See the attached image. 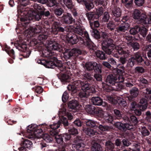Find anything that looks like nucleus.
<instances>
[{"label": "nucleus", "instance_id": "obj_1", "mask_svg": "<svg viewBox=\"0 0 151 151\" xmlns=\"http://www.w3.org/2000/svg\"><path fill=\"white\" fill-rule=\"evenodd\" d=\"M79 19L73 22L74 26L70 25L68 28L69 32L66 38L69 43L73 45L76 44L79 40L81 42L88 47H95L94 44L91 40L88 32L81 28L82 23Z\"/></svg>", "mask_w": 151, "mask_h": 151}, {"label": "nucleus", "instance_id": "obj_2", "mask_svg": "<svg viewBox=\"0 0 151 151\" xmlns=\"http://www.w3.org/2000/svg\"><path fill=\"white\" fill-rule=\"evenodd\" d=\"M49 125L46 124H42L38 126L35 124H32L27 127V130L23 133L24 135L29 139H34L37 134H41L44 132H49L48 128Z\"/></svg>", "mask_w": 151, "mask_h": 151}, {"label": "nucleus", "instance_id": "obj_3", "mask_svg": "<svg viewBox=\"0 0 151 151\" xmlns=\"http://www.w3.org/2000/svg\"><path fill=\"white\" fill-rule=\"evenodd\" d=\"M104 13V8L100 7L96 9L95 11L87 12L86 15L89 22L91 27H99L100 23L98 20L93 21L95 19H98Z\"/></svg>", "mask_w": 151, "mask_h": 151}, {"label": "nucleus", "instance_id": "obj_4", "mask_svg": "<svg viewBox=\"0 0 151 151\" xmlns=\"http://www.w3.org/2000/svg\"><path fill=\"white\" fill-rule=\"evenodd\" d=\"M36 11H29L26 15L20 18L22 26L24 27L30 26V23L31 21H39L41 19L42 17L39 10Z\"/></svg>", "mask_w": 151, "mask_h": 151}, {"label": "nucleus", "instance_id": "obj_5", "mask_svg": "<svg viewBox=\"0 0 151 151\" xmlns=\"http://www.w3.org/2000/svg\"><path fill=\"white\" fill-rule=\"evenodd\" d=\"M104 51V52L102 51H97L96 52L95 54L97 57L101 60H105L108 57V55H110L112 52V51L114 49H110L109 48H101ZM116 48L119 54L120 55H122L124 54V56H127L128 55L129 52L128 50H124L123 48Z\"/></svg>", "mask_w": 151, "mask_h": 151}, {"label": "nucleus", "instance_id": "obj_6", "mask_svg": "<svg viewBox=\"0 0 151 151\" xmlns=\"http://www.w3.org/2000/svg\"><path fill=\"white\" fill-rule=\"evenodd\" d=\"M47 27L46 29H44V30L38 34H37L34 36L32 37H37L38 40L36 39V38H34L32 41L30 42V44L31 47L36 46V47H42V46L40 45L43 44L42 41H44L46 40L48 34L49 29V26L47 25Z\"/></svg>", "mask_w": 151, "mask_h": 151}, {"label": "nucleus", "instance_id": "obj_7", "mask_svg": "<svg viewBox=\"0 0 151 151\" xmlns=\"http://www.w3.org/2000/svg\"><path fill=\"white\" fill-rule=\"evenodd\" d=\"M73 63H71L68 61L67 62L68 67L63 66L64 69L62 70H60V72L57 74L58 77L63 84H65L70 81L71 73L69 69L70 67L74 68V65H73Z\"/></svg>", "mask_w": 151, "mask_h": 151}, {"label": "nucleus", "instance_id": "obj_8", "mask_svg": "<svg viewBox=\"0 0 151 151\" xmlns=\"http://www.w3.org/2000/svg\"><path fill=\"white\" fill-rule=\"evenodd\" d=\"M52 50H63L64 58L67 60L71 58H80L79 55L82 54V52L80 49L76 48H73L72 49H67L66 48H51Z\"/></svg>", "mask_w": 151, "mask_h": 151}, {"label": "nucleus", "instance_id": "obj_9", "mask_svg": "<svg viewBox=\"0 0 151 151\" xmlns=\"http://www.w3.org/2000/svg\"><path fill=\"white\" fill-rule=\"evenodd\" d=\"M61 125V122L60 121L56 123H53V124H50L48 127V131L53 136L56 142L58 144L61 145L64 142L63 137L62 134H58V131L57 130Z\"/></svg>", "mask_w": 151, "mask_h": 151}, {"label": "nucleus", "instance_id": "obj_10", "mask_svg": "<svg viewBox=\"0 0 151 151\" xmlns=\"http://www.w3.org/2000/svg\"><path fill=\"white\" fill-rule=\"evenodd\" d=\"M81 89L82 91L78 92V96L81 102L87 103L89 99L88 97L95 92V89L94 88L91 87L90 84L88 85V88L85 89L82 88Z\"/></svg>", "mask_w": 151, "mask_h": 151}, {"label": "nucleus", "instance_id": "obj_11", "mask_svg": "<svg viewBox=\"0 0 151 151\" xmlns=\"http://www.w3.org/2000/svg\"><path fill=\"white\" fill-rule=\"evenodd\" d=\"M123 123L121 122H117L114 123V126L121 132H125L127 130L131 131L134 130L133 125L130 123L129 118L126 116L124 115L123 117Z\"/></svg>", "mask_w": 151, "mask_h": 151}, {"label": "nucleus", "instance_id": "obj_12", "mask_svg": "<svg viewBox=\"0 0 151 151\" xmlns=\"http://www.w3.org/2000/svg\"><path fill=\"white\" fill-rule=\"evenodd\" d=\"M45 67L48 68H54L57 71L62 70L64 69L63 65L61 61L55 57H52L47 58L46 60Z\"/></svg>", "mask_w": 151, "mask_h": 151}, {"label": "nucleus", "instance_id": "obj_13", "mask_svg": "<svg viewBox=\"0 0 151 151\" xmlns=\"http://www.w3.org/2000/svg\"><path fill=\"white\" fill-rule=\"evenodd\" d=\"M90 84L87 81L83 82L78 79L74 80L71 83L68 85L67 88L68 90L75 93L77 90V88L85 89L88 88V85Z\"/></svg>", "mask_w": 151, "mask_h": 151}, {"label": "nucleus", "instance_id": "obj_14", "mask_svg": "<svg viewBox=\"0 0 151 151\" xmlns=\"http://www.w3.org/2000/svg\"><path fill=\"white\" fill-rule=\"evenodd\" d=\"M30 27V26L27 27H24L23 26H22L23 29H25L23 36H24V39L25 40L27 39V40L28 41H29V39L32 37L34 36L36 34L43 31L44 30V29H46L45 27L42 28L41 25H36V27L34 29L29 30L28 29Z\"/></svg>", "mask_w": 151, "mask_h": 151}, {"label": "nucleus", "instance_id": "obj_15", "mask_svg": "<svg viewBox=\"0 0 151 151\" xmlns=\"http://www.w3.org/2000/svg\"><path fill=\"white\" fill-rule=\"evenodd\" d=\"M61 121V124H63L65 129H68V132L72 136L74 137V139L76 138V137H80L77 135L78 133V129L76 127L71 125L70 123H68L66 117L63 116Z\"/></svg>", "mask_w": 151, "mask_h": 151}, {"label": "nucleus", "instance_id": "obj_16", "mask_svg": "<svg viewBox=\"0 0 151 151\" xmlns=\"http://www.w3.org/2000/svg\"><path fill=\"white\" fill-rule=\"evenodd\" d=\"M106 98L110 103L116 105L119 108L125 107L127 105L126 100L119 96L114 95L108 96Z\"/></svg>", "mask_w": 151, "mask_h": 151}, {"label": "nucleus", "instance_id": "obj_17", "mask_svg": "<svg viewBox=\"0 0 151 151\" xmlns=\"http://www.w3.org/2000/svg\"><path fill=\"white\" fill-rule=\"evenodd\" d=\"M118 76L119 75L115 76L112 74L106 76L104 78V82L102 83L103 88L106 89L108 86L111 87L117 80Z\"/></svg>", "mask_w": 151, "mask_h": 151}, {"label": "nucleus", "instance_id": "obj_18", "mask_svg": "<svg viewBox=\"0 0 151 151\" xmlns=\"http://www.w3.org/2000/svg\"><path fill=\"white\" fill-rule=\"evenodd\" d=\"M133 19L137 20L138 24L143 25L144 23H146L147 20L145 21L144 19H146V15L145 14L141 13L140 11L137 9H135L132 14Z\"/></svg>", "mask_w": 151, "mask_h": 151}, {"label": "nucleus", "instance_id": "obj_19", "mask_svg": "<svg viewBox=\"0 0 151 151\" xmlns=\"http://www.w3.org/2000/svg\"><path fill=\"white\" fill-rule=\"evenodd\" d=\"M136 63L139 65H143L145 63L144 59L138 52L135 54L134 57L129 58L128 61V64L130 67L133 66Z\"/></svg>", "mask_w": 151, "mask_h": 151}, {"label": "nucleus", "instance_id": "obj_20", "mask_svg": "<svg viewBox=\"0 0 151 151\" xmlns=\"http://www.w3.org/2000/svg\"><path fill=\"white\" fill-rule=\"evenodd\" d=\"M108 33L104 32H101V37L104 40L102 43L101 47H114L115 46L113 43V41L112 39L108 38Z\"/></svg>", "mask_w": 151, "mask_h": 151}, {"label": "nucleus", "instance_id": "obj_21", "mask_svg": "<svg viewBox=\"0 0 151 151\" xmlns=\"http://www.w3.org/2000/svg\"><path fill=\"white\" fill-rule=\"evenodd\" d=\"M148 106L147 100L145 98H142L140 100L139 107L133 111L136 116H139L142 114V111L143 112L147 109Z\"/></svg>", "mask_w": 151, "mask_h": 151}, {"label": "nucleus", "instance_id": "obj_22", "mask_svg": "<svg viewBox=\"0 0 151 151\" xmlns=\"http://www.w3.org/2000/svg\"><path fill=\"white\" fill-rule=\"evenodd\" d=\"M116 74L119 75V76L118 77L117 80L111 87V89L115 91H120L125 88L124 85L122 83L124 81V78L122 76V74L117 73Z\"/></svg>", "mask_w": 151, "mask_h": 151}, {"label": "nucleus", "instance_id": "obj_23", "mask_svg": "<svg viewBox=\"0 0 151 151\" xmlns=\"http://www.w3.org/2000/svg\"><path fill=\"white\" fill-rule=\"evenodd\" d=\"M31 6H33L35 10L39 11L42 18H43L44 17H48L50 16V11L45 8L42 5L35 3L32 4Z\"/></svg>", "mask_w": 151, "mask_h": 151}, {"label": "nucleus", "instance_id": "obj_24", "mask_svg": "<svg viewBox=\"0 0 151 151\" xmlns=\"http://www.w3.org/2000/svg\"><path fill=\"white\" fill-rule=\"evenodd\" d=\"M60 21L63 24L69 25L72 24L74 21L72 14L68 13H64L60 17Z\"/></svg>", "mask_w": 151, "mask_h": 151}, {"label": "nucleus", "instance_id": "obj_25", "mask_svg": "<svg viewBox=\"0 0 151 151\" xmlns=\"http://www.w3.org/2000/svg\"><path fill=\"white\" fill-rule=\"evenodd\" d=\"M74 140L75 144L72 145V147L77 150L81 151L84 150L85 145L84 141L81 137H76V138Z\"/></svg>", "mask_w": 151, "mask_h": 151}, {"label": "nucleus", "instance_id": "obj_26", "mask_svg": "<svg viewBox=\"0 0 151 151\" xmlns=\"http://www.w3.org/2000/svg\"><path fill=\"white\" fill-rule=\"evenodd\" d=\"M127 61V60L125 57H121L119 59L120 63L117 65L115 72L117 74H122L124 72L125 69L124 65Z\"/></svg>", "mask_w": 151, "mask_h": 151}, {"label": "nucleus", "instance_id": "obj_27", "mask_svg": "<svg viewBox=\"0 0 151 151\" xmlns=\"http://www.w3.org/2000/svg\"><path fill=\"white\" fill-rule=\"evenodd\" d=\"M122 11L119 7L114 8L112 11L111 14L112 19L115 22H119L121 21V16Z\"/></svg>", "mask_w": 151, "mask_h": 151}, {"label": "nucleus", "instance_id": "obj_28", "mask_svg": "<svg viewBox=\"0 0 151 151\" xmlns=\"http://www.w3.org/2000/svg\"><path fill=\"white\" fill-rule=\"evenodd\" d=\"M21 147L19 149V151H27V149H30L32 145L31 141L28 139L22 138L21 142Z\"/></svg>", "mask_w": 151, "mask_h": 151}, {"label": "nucleus", "instance_id": "obj_29", "mask_svg": "<svg viewBox=\"0 0 151 151\" xmlns=\"http://www.w3.org/2000/svg\"><path fill=\"white\" fill-rule=\"evenodd\" d=\"M63 27L64 26L60 22H55L52 28V33L56 35L59 32H64L65 29Z\"/></svg>", "mask_w": 151, "mask_h": 151}, {"label": "nucleus", "instance_id": "obj_30", "mask_svg": "<svg viewBox=\"0 0 151 151\" xmlns=\"http://www.w3.org/2000/svg\"><path fill=\"white\" fill-rule=\"evenodd\" d=\"M40 48H35L36 49H39ZM41 49L40 52V53H42L41 56L44 57L50 58L54 55V52L52 51L49 49V48H40Z\"/></svg>", "mask_w": 151, "mask_h": 151}, {"label": "nucleus", "instance_id": "obj_31", "mask_svg": "<svg viewBox=\"0 0 151 151\" xmlns=\"http://www.w3.org/2000/svg\"><path fill=\"white\" fill-rule=\"evenodd\" d=\"M81 75L83 76L87 80V81L90 84H95L96 81L94 78L93 77L92 73L89 72L84 71L81 73Z\"/></svg>", "mask_w": 151, "mask_h": 151}, {"label": "nucleus", "instance_id": "obj_32", "mask_svg": "<svg viewBox=\"0 0 151 151\" xmlns=\"http://www.w3.org/2000/svg\"><path fill=\"white\" fill-rule=\"evenodd\" d=\"M117 25L118 26L116 28L115 31L119 33L125 32L129 29L130 27V25L128 23L119 24Z\"/></svg>", "mask_w": 151, "mask_h": 151}, {"label": "nucleus", "instance_id": "obj_33", "mask_svg": "<svg viewBox=\"0 0 151 151\" xmlns=\"http://www.w3.org/2000/svg\"><path fill=\"white\" fill-rule=\"evenodd\" d=\"M139 25H136L131 28L129 31L130 34L133 35L136 40H139L141 38L139 34Z\"/></svg>", "mask_w": 151, "mask_h": 151}, {"label": "nucleus", "instance_id": "obj_34", "mask_svg": "<svg viewBox=\"0 0 151 151\" xmlns=\"http://www.w3.org/2000/svg\"><path fill=\"white\" fill-rule=\"evenodd\" d=\"M130 95H129L126 97L127 100H132L135 99L139 94V89L136 87H133L130 90Z\"/></svg>", "mask_w": 151, "mask_h": 151}, {"label": "nucleus", "instance_id": "obj_35", "mask_svg": "<svg viewBox=\"0 0 151 151\" xmlns=\"http://www.w3.org/2000/svg\"><path fill=\"white\" fill-rule=\"evenodd\" d=\"M21 52L20 56H22L23 58H26L29 57L31 53V51L29 48H16Z\"/></svg>", "mask_w": 151, "mask_h": 151}, {"label": "nucleus", "instance_id": "obj_36", "mask_svg": "<svg viewBox=\"0 0 151 151\" xmlns=\"http://www.w3.org/2000/svg\"><path fill=\"white\" fill-rule=\"evenodd\" d=\"M83 104V107L86 111L91 114L93 115L95 113V111L96 108L91 104Z\"/></svg>", "mask_w": 151, "mask_h": 151}, {"label": "nucleus", "instance_id": "obj_37", "mask_svg": "<svg viewBox=\"0 0 151 151\" xmlns=\"http://www.w3.org/2000/svg\"><path fill=\"white\" fill-rule=\"evenodd\" d=\"M68 105V107L70 111H71L70 109L77 110L78 109L77 107L79 106V103L77 101L73 99L69 101Z\"/></svg>", "mask_w": 151, "mask_h": 151}, {"label": "nucleus", "instance_id": "obj_38", "mask_svg": "<svg viewBox=\"0 0 151 151\" xmlns=\"http://www.w3.org/2000/svg\"><path fill=\"white\" fill-rule=\"evenodd\" d=\"M128 101V104L129 108L131 111L135 110V109L139 107L140 105V101L139 103H138L135 99L133 100H127Z\"/></svg>", "mask_w": 151, "mask_h": 151}, {"label": "nucleus", "instance_id": "obj_39", "mask_svg": "<svg viewBox=\"0 0 151 151\" xmlns=\"http://www.w3.org/2000/svg\"><path fill=\"white\" fill-rule=\"evenodd\" d=\"M91 100L93 104L96 106L102 105L104 103L101 97L98 96L93 97Z\"/></svg>", "mask_w": 151, "mask_h": 151}, {"label": "nucleus", "instance_id": "obj_40", "mask_svg": "<svg viewBox=\"0 0 151 151\" xmlns=\"http://www.w3.org/2000/svg\"><path fill=\"white\" fill-rule=\"evenodd\" d=\"M97 128L103 131H109L114 129V128L112 126L106 125L104 123L100 124L99 123Z\"/></svg>", "mask_w": 151, "mask_h": 151}, {"label": "nucleus", "instance_id": "obj_41", "mask_svg": "<svg viewBox=\"0 0 151 151\" xmlns=\"http://www.w3.org/2000/svg\"><path fill=\"white\" fill-rule=\"evenodd\" d=\"M17 3L19 5H21V6L19 7H19L18 8V11L20 10V12H23L25 10V9L22 8V6H25L27 5L30 4V2L29 0H18Z\"/></svg>", "mask_w": 151, "mask_h": 151}, {"label": "nucleus", "instance_id": "obj_42", "mask_svg": "<svg viewBox=\"0 0 151 151\" xmlns=\"http://www.w3.org/2000/svg\"><path fill=\"white\" fill-rule=\"evenodd\" d=\"M85 122L86 126L89 128H97V126L98 125V123L91 119L86 120Z\"/></svg>", "mask_w": 151, "mask_h": 151}, {"label": "nucleus", "instance_id": "obj_43", "mask_svg": "<svg viewBox=\"0 0 151 151\" xmlns=\"http://www.w3.org/2000/svg\"><path fill=\"white\" fill-rule=\"evenodd\" d=\"M92 30L90 31L91 35L95 38L97 40L101 38V32L98 30L96 28L97 27H91Z\"/></svg>", "mask_w": 151, "mask_h": 151}, {"label": "nucleus", "instance_id": "obj_44", "mask_svg": "<svg viewBox=\"0 0 151 151\" xmlns=\"http://www.w3.org/2000/svg\"><path fill=\"white\" fill-rule=\"evenodd\" d=\"M107 0H95L94 3L98 7H102L103 8L107 5Z\"/></svg>", "mask_w": 151, "mask_h": 151}, {"label": "nucleus", "instance_id": "obj_45", "mask_svg": "<svg viewBox=\"0 0 151 151\" xmlns=\"http://www.w3.org/2000/svg\"><path fill=\"white\" fill-rule=\"evenodd\" d=\"M19 40H17L14 43L13 42H11V44H14V46L15 47H22L23 45H24L25 47H27V44L26 43H24L22 42L23 40V38L20 37L19 38Z\"/></svg>", "mask_w": 151, "mask_h": 151}, {"label": "nucleus", "instance_id": "obj_46", "mask_svg": "<svg viewBox=\"0 0 151 151\" xmlns=\"http://www.w3.org/2000/svg\"><path fill=\"white\" fill-rule=\"evenodd\" d=\"M125 115L126 116L129 118V122L133 125V126L134 130V126H135V125L138 123V120L137 118L134 115L129 116H128L126 115Z\"/></svg>", "mask_w": 151, "mask_h": 151}, {"label": "nucleus", "instance_id": "obj_47", "mask_svg": "<svg viewBox=\"0 0 151 151\" xmlns=\"http://www.w3.org/2000/svg\"><path fill=\"white\" fill-rule=\"evenodd\" d=\"M132 37L130 36H125V38L128 41V44L130 45L132 47H139V44L137 42L131 41Z\"/></svg>", "mask_w": 151, "mask_h": 151}, {"label": "nucleus", "instance_id": "obj_48", "mask_svg": "<svg viewBox=\"0 0 151 151\" xmlns=\"http://www.w3.org/2000/svg\"><path fill=\"white\" fill-rule=\"evenodd\" d=\"M53 12L54 14L57 17L61 16L65 13L63 8L60 7L55 8L53 9Z\"/></svg>", "mask_w": 151, "mask_h": 151}, {"label": "nucleus", "instance_id": "obj_49", "mask_svg": "<svg viewBox=\"0 0 151 151\" xmlns=\"http://www.w3.org/2000/svg\"><path fill=\"white\" fill-rule=\"evenodd\" d=\"M83 131L87 135L90 137L93 136L97 133L95 130L89 128L84 129Z\"/></svg>", "mask_w": 151, "mask_h": 151}, {"label": "nucleus", "instance_id": "obj_50", "mask_svg": "<svg viewBox=\"0 0 151 151\" xmlns=\"http://www.w3.org/2000/svg\"><path fill=\"white\" fill-rule=\"evenodd\" d=\"M113 111L114 116L116 119L119 120L122 119H123L124 116L122 115V112L120 111L117 109H114V110Z\"/></svg>", "mask_w": 151, "mask_h": 151}, {"label": "nucleus", "instance_id": "obj_51", "mask_svg": "<svg viewBox=\"0 0 151 151\" xmlns=\"http://www.w3.org/2000/svg\"><path fill=\"white\" fill-rule=\"evenodd\" d=\"M95 62H88L85 65L84 68L88 71H92L94 67V64Z\"/></svg>", "mask_w": 151, "mask_h": 151}, {"label": "nucleus", "instance_id": "obj_52", "mask_svg": "<svg viewBox=\"0 0 151 151\" xmlns=\"http://www.w3.org/2000/svg\"><path fill=\"white\" fill-rule=\"evenodd\" d=\"M102 65L96 62L94 63L93 70L94 73H102Z\"/></svg>", "mask_w": 151, "mask_h": 151}, {"label": "nucleus", "instance_id": "obj_53", "mask_svg": "<svg viewBox=\"0 0 151 151\" xmlns=\"http://www.w3.org/2000/svg\"><path fill=\"white\" fill-rule=\"evenodd\" d=\"M2 50L6 52L13 59H15L14 52L13 49H10V48H2Z\"/></svg>", "mask_w": 151, "mask_h": 151}, {"label": "nucleus", "instance_id": "obj_54", "mask_svg": "<svg viewBox=\"0 0 151 151\" xmlns=\"http://www.w3.org/2000/svg\"><path fill=\"white\" fill-rule=\"evenodd\" d=\"M84 3L83 5H85L86 8V10L87 11L91 10L94 7L93 3L90 1L87 0Z\"/></svg>", "mask_w": 151, "mask_h": 151}, {"label": "nucleus", "instance_id": "obj_55", "mask_svg": "<svg viewBox=\"0 0 151 151\" xmlns=\"http://www.w3.org/2000/svg\"><path fill=\"white\" fill-rule=\"evenodd\" d=\"M61 1L68 9H72L73 8L74 5L72 0H61Z\"/></svg>", "mask_w": 151, "mask_h": 151}, {"label": "nucleus", "instance_id": "obj_56", "mask_svg": "<svg viewBox=\"0 0 151 151\" xmlns=\"http://www.w3.org/2000/svg\"><path fill=\"white\" fill-rule=\"evenodd\" d=\"M139 34L143 37H146L148 29L147 28L144 27H140L139 26Z\"/></svg>", "mask_w": 151, "mask_h": 151}, {"label": "nucleus", "instance_id": "obj_57", "mask_svg": "<svg viewBox=\"0 0 151 151\" xmlns=\"http://www.w3.org/2000/svg\"><path fill=\"white\" fill-rule=\"evenodd\" d=\"M48 132L50 134H45L43 137V139L46 142H50L53 140L54 139V137L50 134L49 132Z\"/></svg>", "mask_w": 151, "mask_h": 151}, {"label": "nucleus", "instance_id": "obj_58", "mask_svg": "<svg viewBox=\"0 0 151 151\" xmlns=\"http://www.w3.org/2000/svg\"><path fill=\"white\" fill-rule=\"evenodd\" d=\"M47 45L48 46L45 47H59L60 46L59 43L54 40L48 41Z\"/></svg>", "mask_w": 151, "mask_h": 151}, {"label": "nucleus", "instance_id": "obj_59", "mask_svg": "<svg viewBox=\"0 0 151 151\" xmlns=\"http://www.w3.org/2000/svg\"><path fill=\"white\" fill-rule=\"evenodd\" d=\"M145 97L148 100H151V88H146L143 92Z\"/></svg>", "mask_w": 151, "mask_h": 151}, {"label": "nucleus", "instance_id": "obj_60", "mask_svg": "<svg viewBox=\"0 0 151 151\" xmlns=\"http://www.w3.org/2000/svg\"><path fill=\"white\" fill-rule=\"evenodd\" d=\"M93 115L102 118L104 116V112L101 109L99 108H96L95 111V113L93 114Z\"/></svg>", "mask_w": 151, "mask_h": 151}, {"label": "nucleus", "instance_id": "obj_61", "mask_svg": "<svg viewBox=\"0 0 151 151\" xmlns=\"http://www.w3.org/2000/svg\"><path fill=\"white\" fill-rule=\"evenodd\" d=\"M59 4V0H48L47 5L51 7L55 6H58Z\"/></svg>", "mask_w": 151, "mask_h": 151}, {"label": "nucleus", "instance_id": "obj_62", "mask_svg": "<svg viewBox=\"0 0 151 151\" xmlns=\"http://www.w3.org/2000/svg\"><path fill=\"white\" fill-rule=\"evenodd\" d=\"M122 1L127 8L129 9L132 6L133 0H122Z\"/></svg>", "mask_w": 151, "mask_h": 151}, {"label": "nucleus", "instance_id": "obj_63", "mask_svg": "<svg viewBox=\"0 0 151 151\" xmlns=\"http://www.w3.org/2000/svg\"><path fill=\"white\" fill-rule=\"evenodd\" d=\"M63 140L65 142H67L70 140L74 139L73 137L72 136L69 132L62 134Z\"/></svg>", "mask_w": 151, "mask_h": 151}, {"label": "nucleus", "instance_id": "obj_64", "mask_svg": "<svg viewBox=\"0 0 151 151\" xmlns=\"http://www.w3.org/2000/svg\"><path fill=\"white\" fill-rule=\"evenodd\" d=\"M101 73H94L93 75V77L94 79H96L97 82L101 83L102 85V83L104 82L102 81Z\"/></svg>", "mask_w": 151, "mask_h": 151}]
</instances>
